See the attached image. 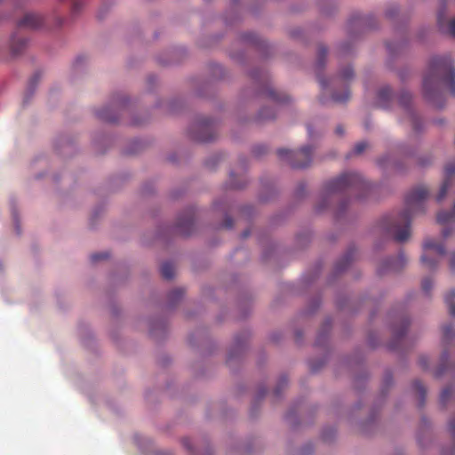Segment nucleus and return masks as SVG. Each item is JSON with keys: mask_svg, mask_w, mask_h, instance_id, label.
<instances>
[{"mask_svg": "<svg viewBox=\"0 0 455 455\" xmlns=\"http://www.w3.org/2000/svg\"><path fill=\"white\" fill-rule=\"evenodd\" d=\"M83 5H84L83 1H80V0L74 1L73 4H72V12L78 13L80 12V10L82 9Z\"/></svg>", "mask_w": 455, "mask_h": 455, "instance_id": "obj_30", "label": "nucleus"}, {"mask_svg": "<svg viewBox=\"0 0 455 455\" xmlns=\"http://www.w3.org/2000/svg\"><path fill=\"white\" fill-rule=\"evenodd\" d=\"M232 187L235 188H242L241 185H235V184H232Z\"/></svg>", "mask_w": 455, "mask_h": 455, "instance_id": "obj_46", "label": "nucleus"}, {"mask_svg": "<svg viewBox=\"0 0 455 455\" xmlns=\"http://www.w3.org/2000/svg\"><path fill=\"white\" fill-rule=\"evenodd\" d=\"M248 235H249V233L248 232H244L243 237H247Z\"/></svg>", "mask_w": 455, "mask_h": 455, "instance_id": "obj_47", "label": "nucleus"}, {"mask_svg": "<svg viewBox=\"0 0 455 455\" xmlns=\"http://www.w3.org/2000/svg\"><path fill=\"white\" fill-rule=\"evenodd\" d=\"M392 100V92L388 86L381 88L378 92L377 105L379 108H387Z\"/></svg>", "mask_w": 455, "mask_h": 455, "instance_id": "obj_11", "label": "nucleus"}, {"mask_svg": "<svg viewBox=\"0 0 455 455\" xmlns=\"http://www.w3.org/2000/svg\"><path fill=\"white\" fill-rule=\"evenodd\" d=\"M307 133L310 139H314L315 136L311 125H307Z\"/></svg>", "mask_w": 455, "mask_h": 455, "instance_id": "obj_43", "label": "nucleus"}, {"mask_svg": "<svg viewBox=\"0 0 455 455\" xmlns=\"http://www.w3.org/2000/svg\"><path fill=\"white\" fill-rule=\"evenodd\" d=\"M442 373H443V371H439L436 373V375H437V376H440Z\"/></svg>", "mask_w": 455, "mask_h": 455, "instance_id": "obj_48", "label": "nucleus"}, {"mask_svg": "<svg viewBox=\"0 0 455 455\" xmlns=\"http://www.w3.org/2000/svg\"><path fill=\"white\" fill-rule=\"evenodd\" d=\"M97 116L100 119L108 122L115 123L117 121V116L113 112L110 108H104L97 111Z\"/></svg>", "mask_w": 455, "mask_h": 455, "instance_id": "obj_17", "label": "nucleus"}, {"mask_svg": "<svg viewBox=\"0 0 455 455\" xmlns=\"http://www.w3.org/2000/svg\"><path fill=\"white\" fill-rule=\"evenodd\" d=\"M448 33L455 37V19H452L449 22Z\"/></svg>", "mask_w": 455, "mask_h": 455, "instance_id": "obj_32", "label": "nucleus"}, {"mask_svg": "<svg viewBox=\"0 0 455 455\" xmlns=\"http://www.w3.org/2000/svg\"><path fill=\"white\" fill-rule=\"evenodd\" d=\"M421 286H422V290L426 293H428L433 288V281L428 277L424 278L422 280Z\"/></svg>", "mask_w": 455, "mask_h": 455, "instance_id": "obj_27", "label": "nucleus"}, {"mask_svg": "<svg viewBox=\"0 0 455 455\" xmlns=\"http://www.w3.org/2000/svg\"><path fill=\"white\" fill-rule=\"evenodd\" d=\"M451 389L450 387H446L442 391L441 395H440V401H441L442 404L444 405L447 403V401L449 400V398L451 396Z\"/></svg>", "mask_w": 455, "mask_h": 455, "instance_id": "obj_28", "label": "nucleus"}, {"mask_svg": "<svg viewBox=\"0 0 455 455\" xmlns=\"http://www.w3.org/2000/svg\"><path fill=\"white\" fill-rule=\"evenodd\" d=\"M367 147H368L367 142L360 141L357 144H355V148L353 149L352 154L353 155H360L361 153H363L367 148Z\"/></svg>", "mask_w": 455, "mask_h": 455, "instance_id": "obj_26", "label": "nucleus"}, {"mask_svg": "<svg viewBox=\"0 0 455 455\" xmlns=\"http://www.w3.org/2000/svg\"><path fill=\"white\" fill-rule=\"evenodd\" d=\"M450 267L451 271H455V253L452 254L451 259Z\"/></svg>", "mask_w": 455, "mask_h": 455, "instance_id": "obj_40", "label": "nucleus"}, {"mask_svg": "<svg viewBox=\"0 0 455 455\" xmlns=\"http://www.w3.org/2000/svg\"><path fill=\"white\" fill-rule=\"evenodd\" d=\"M323 208V206H320V207L318 208V211H321Z\"/></svg>", "mask_w": 455, "mask_h": 455, "instance_id": "obj_49", "label": "nucleus"}, {"mask_svg": "<svg viewBox=\"0 0 455 455\" xmlns=\"http://www.w3.org/2000/svg\"><path fill=\"white\" fill-rule=\"evenodd\" d=\"M419 365L423 368V369H427L428 367V359L427 356H420L419 360Z\"/></svg>", "mask_w": 455, "mask_h": 455, "instance_id": "obj_35", "label": "nucleus"}, {"mask_svg": "<svg viewBox=\"0 0 455 455\" xmlns=\"http://www.w3.org/2000/svg\"><path fill=\"white\" fill-rule=\"evenodd\" d=\"M335 133L338 136H342L344 134V129L341 125H338L335 130Z\"/></svg>", "mask_w": 455, "mask_h": 455, "instance_id": "obj_39", "label": "nucleus"}, {"mask_svg": "<svg viewBox=\"0 0 455 455\" xmlns=\"http://www.w3.org/2000/svg\"><path fill=\"white\" fill-rule=\"evenodd\" d=\"M327 56V49L323 45H320L318 47L317 52V61H316V68L318 69H323L325 66V60Z\"/></svg>", "mask_w": 455, "mask_h": 455, "instance_id": "obj_19", "label": "nucleus"}, {"mask_svg": "<svg viewBox=\"0 0 455 455\" xmlns=\"http://www.w3.org/2000/svg\"><path fill=\"white\" fill-rule=\"evenodd\" d=\"M450 431L455 435V419L451 420L449 424Z\"/></svg>", "mask_w": 455, "mask_h": 455, "instance_id": "obj_41", "label": "nucleus"}, {"mask_svg": "<svg viewBox=\"0 0 455 455\" xmlns=\"http://www.w3.org/2000/svg\"><path fill=\"white\" fill-rule=\"evenodd\" d=\"M183 293L184 291L182 289H176L170 293V298L172 299H179L183 296Z\"/></svg>", "mask_w": 455, "mask_h": 455, "instance_id": "obj_31", "label": "nucleus"}, {"mask_svg": "<svg viewBox=\"0 0 455 455\" xmlns=\"http://www.w3.org/2000/svg\"><path fill=\"white\" fill-rule=\"evenodd\" d=\"M161 275L164 279H172L174 276V267L171 262H164L161 266Z\"/></svg>", "mask_w": 455, "mask_h": 455, "instance_id": "obj_20", "label": "nucleus"}, {"mask_svg": "<svg viewBox=\"0 0 455 455\" xmlns=\"http://www.w3.org/2000/svg\"><path fill=\"white\" fill-rule=\"evenodd\" d=\"M444 302L449 308L450 315L455 316V290H451L444 296Z\"/></svg>", "mask_w": 455, "mask_h": 455, "instance_id": "obj_18", "label": "nucleus"}, {"mask_svg": "<svg viewBox=\"0 0 455 455\" xmlns=\"http://www.w3.org/2000/svg\"><path fill=\"white\" fill-rule=\"evenodd\" d=\"M452 233V229L450 228H444L443 230H442V235L444 239H446L447 237H449Z\"/></svg>", "mask_w": 455, "mask_h": 455, "instance_id": "obj_37", "label": "nucleus"}, {"mask_svg": "<svg viewBox=\"0 0 455 455\" xmlns=\"http://www.w3.org/2000/svg\"><path fill=\"white\" fill-rule=\"evenodd\" d=\"M233 225H234V223H233L232 218L229 216H226L224 224H223L224 228H231L233 227Z\"/></svg>", "mask_w": 455, "mask_h": 455, "instance_id": "obj_36", "label": "nucleus"}, {"mask_svg": "<svg viewBox=\"0 0 455 455\" xmlns=\"http://www.w3.org/2000/svg\"><path fill=\"white\" fill-rule=\"evenodd\" d=\"M331 97H332L333 101L338 102V103H342V102H346L347 100H348V99L350 97V92L348 90H346L345 92L343 93V95H339L337 93H333Z\"/></svg>", "mask_w": 455, "mask_h": 455, "instance_id": "obj_25", "label": "nucleus"}, {"mask_svg": "<svg viewBox=\"0 0 455 455\" xmlns=\"http://www.w3.org/2000/svg\"><path fill=\"white\" fill-rule=\"evenodd\" d=\"M191 137L200 142L212 141L216 137L214 123L209 118L197 120L191 127Z\"/></svg>", "mask_w": 455, "mask_h": 455, "instance_id": "obj_5", "label": "nucleus"}, {"mask_svg": "<svg viewBox=\"0 0 455 455\" xmlns=\"http://www.w3.org/2000/svg\"><path fill=\"white\" fill-rule=\"evenodd\" d=\"M424 253L421 256V262L429 269L435 268L438 260L431 258L427 253L430 251L436 252L439 257H443L445 254L444 245L441 243H436L431 238H427L424 241L423 243Z\"/></svg>", "mask_w": 455, "mask_h": 455, "instance_id": "obj_6", "label": "nucleus"}, {"mask_svg": "<svg viewBox=\"0 0 455 455\" xmlns=\"http://www.w3.org/2000/svg\"><path fill=\"white\" fill-rule=\"evenodd\" d=\"M411 95L410 93L403 92L401 94L399 99L400 105L403 106V108H404L406 115L409 118V121L411 122V124L412 126V129L415 132H419L421 129V120L415 113V111L412 108H411Z\"/></svg>", "mask_w": 455, "mask_h": 455, "instance_id": "obj_7", "label": "nucleus"}, {"mask_svg": "<svg viewBox=\"0 0 455 455\" xmlns=\"http://www.w3.org/2000/svg\"><path fill=\"white\" fill-rule=\"evenodd\" d=\"M108 252H99V253H94V254H92L91 255V260L92 262H97L100 259H108Z\"/></svg>", "mask_w": 455, "mask_h": 455, "instance_id": "obj_29", "label": "nucleus"}, {"mask_svg": "<svg viewBox=\"0 0 455 455\" xmlns=\"http://www.w3.org/2000/svg\"><path fill=\"white\" fill-rule=\"evenodd\" d=\"M354 78V70L351 67H346L344 69H342L339 76L331 80V84H338L342 83L344 84H347L349 81H351Z\"/></svg>", "mask_w": 455, "mask_h": 455, "instance_id": "obj_14", "label": "nucleus"}, {"mask_svg": "<svg viewBox=\"0 0 455 455\" xmlns=\"http://www.w3.org/2000/svg\"><path fill=\"white\" fill-rule=\"evenodd\" d=\"M259 149H264V147L259 146V147L256 148V153H257L258 155L261 154V151H259Z\"/></svg>", "mask_w": 455, "mask_h": 455, "instance_id": "obj_45", "label": "nucleus"}, {"mask_svg": "<svg viewBox=\"0 0 455 455\" xmlns=\"http://www.w3.org/2000/svg\"><path fill=\"white\" fill-rule=\"evenodd\" d=\"M194 227V220L191 216L180 218L177 223L179 231L183 235H188L191 234Z\"/></svg>", "mask_w": 455, "mask_h": 455, "instance_id": "obj_13", "label": "nucleus"}, {"mask_svg": "<svg viewBox=\"0 0 455 455\" xmlns=\"http://www.w3.org/2000/svg\"><path fill=\"white\" fill-rule=\"evenodd\" d=\"M266 94L275 103H284L289 100L288 95L283 92H279L272 88H267Z\"/></svg>", "mask_w": 455, "mask_h": 455, "instance_id": "obj_16", "label": "nucleus"}, {"mask_svg": "<svg viewBox=\"0 0 455 455\" xmlns=\"http://www.w3.org/2000/svg\"><path fill=\"white\" fill-rule=\"evenodd\" d=\"M370 184L357 172H346L325 186L327 196L337 193L367 191Z\"/></svg>", "mask_w": 455, "mask_h": 455, "instance_id": "obj_3", "label": "nucleus"}, {"mask_svg": "<svg viewBox=\"0 0 455 455\" xmlns=\"http://www.w3.org/2000/svg\"><path fill=\"white\" fill-rule=\"evenodd\" d=\"M183 444L184 446L188 449V450H191L192 449V446H191V443H190V440L188 438H185L183 439Z\"/></svg>", "mask_w": 455, "mask_h": 455, "instance_id": "obj_42", "label": "nucleus"}, {"mask_svg": "<svg viewBox=\"0 0 455 455\" xmlns=\"http://www.w3.org/2000/svg\"><path fill=\"white\" fill-rule=\"evenodd\" d=\"M455 335L454 327L451 324L443 326V339L444 342L449 343Z\"/></svg>", "mask_w": 455, "mask_h": 455, "instance_id": "obj_23", "label": "nucleus"}, {"mask_svg": "<svg viewBox=\"0 0 455 455\" xmlns=\"http://www.w3.org/2000/svg\"><path fill=\"white\" fill-rule=\"evenodd\" d=\"M413 387H414L415 391L420 396L421 404H423L424 400H425V395H426V388H425L424 385L419 380H416L413 383Z\"/></svg>", "mask_w": 455, "mask_h": 455, "instance_id": "obj_24", "label": "nucleus"}, {"mask_svg": "<svg viewBox=\"0 0 455 455\" xmlns=\"http://www.w3.org/2000/svg\"><path fill=\"white\" fill-rule=\"evenodd\" d=\"M275 117V111L272 108H264L259 112V118L262 121L272 120Z\"/></svg>", "mask_w": 455, "mask_h": 455, "instance_id": "obj_22", "label": "nucleus"}, {"mask_svg": "<svg viewBox=\"0 0 455 455\" xmlns=\"http://www.w3.org/2000/svg\"><path fill=\"white\" fill-rule=\"evenodd\" d=\"M444 87L455 96V68L451 56H435L430 60L427 72L423 78L425 99L435 108H443Z\"/></svg>", "mask_w": 455, "mask_h": 455, "instance_id": "obj_1", "label": "nucleus"}, {"mask_svg": "<svg viewBox=\"0 0 455 455\" xmlns=\"http://www.w3.org/2000/svg\"><path fill=\"white\" fill-rule=\"evenodd\" d=\"M429 190L424 186L411 189L405 197V209L396 216H385L380 222L381 228L387 235H391L397 242H404L411 235V219L426 212V201Z\"/></svg>", "mask_w": 455, "mask_h": 455, "instance_id": "obj_2", "label": "nucleus"}, {"mask_svg": "<svg viewBox=\"0 0 455 455\" xmlns=\"http://www.w3.org/2000/svg\"><path fill=\"white\" fill-rule=\"evenodd\" d=\"M43 18L36 13H27L19 22V27L37 28L43 25Z\"/></svg>", "mask_w": 455, "mask_h": 455, "instance_id": "obj_10", "label": "nucleus"}, {"mask_svg": "<svg viewBox=\"0 0 455 455\" xmlns=\"http://www.w3.org/2000/svg\"><path fill=\"white\" fill-rule=\"evenodd\" d=\"M455 176V162H450L446 164L444 167V180L440 188V190L436 196V201L442 202L450 188L451 187V180Z\"/></svg>", "mask_w": 455, "mask_h": 455, "instance_id": "obj_8", "label": "nucleus"}, {"mask_svg": "<svg viewBox=\"0 0 455 455\" xmlns=\"http://www.w3.org/2000/svg\"><path fill=\"white\" fill-rule=\"evenodd\" d=\"M406 264V259L403 252L399 253L395 258L387 259L383 262L382 267L379 269L380 274L387 271H399Z\"/></svg>", "mask_w": 455, "mask_h": 455, "instance_id": "obj_9", "label": "nucleus"}, {"mask_svg": "<svg viewBox=\"0 0 455 455\" xmlns=\"http://www.w3.org/2000/svg\"><path fill=\"white\" fill-rule=\"evenodd\" d=\"M395 12H396V10H395V9H394V10H393V9H390V10H388V11L387 12V16H388V17H390V18H391V17H393V16H394V14H395Z\"/></svg>", "mask_w": 455, "mask_h": 455, "instance_id": "obj_44", "label": "nucleus"}, {"mask_svg": "<svg viewBox=\"0 0 455 455\" xmlns=\"http://www.w3.org/2000/svg\"><path fill=\"white\" fill-rule=\"evenodd\" d=\"M317 79H318V82H319L322 89L325 90L329 85V82L320 75L317 76Z\"/></svg>", "mask_w": 455, "mask_h": 455, "instance_id": "obj_33", "label": "nucleus"}, {"mask_svg": "<svg viewBox=\"0 0 455 455\" xmlns=\"http://www.w3.org/2000/svg\"><path fill=\"white\" fill-rule=\"evenodd\" d=\"M443 14L441 12L438 14V17H437V22H438V25L440 27V28L442 29L443 27Z\"/></svg>", "mask_w": 455, "mask_h": 455, "instance_id": "obj_38", "label": "nucleus"}, {"mask_svg": "<svg viewBox=\"0 0 455 455\" xmlns=\"http://www.w3.org/2000/svg\"><path fill=\"white\" fill-rule=\"evenodd\" d=\"M408 327H409L408 319L404 316H402L400 318L399 326L394 327L395 339L397 341H400V339H402L404 337V335L408 330Z\"/></svg>", "mask_w": 455, "mask_h": 455, "instance_id": "obj_15", "label": "nucleus"}, {"mask_svg": "<svg viewBox=\"0 0 455 455\" xmlns=\"http://www.w3.org/2000/svg\"><path fill=\"white\" fill-rule=\"evenodd\" d=\"M313 149L310 146L303 147L298 151L280 148L277 150V156L280 159L287 161L292 168L303 169L312 162Z\"/></svg>", "mask_w": 455, "mask_h": 455, "instance_id": "obj_4", "label": "nucleus"}, {"mask_svg": "<svg viewBox=\"0 0 455 455\" xmlns=\"http://www.w3.org/2000/svg\"><path fill=\"white\" fill-rule=\"evenodd\" d=\"M436 221L443 226L455 223V201L451 211H441L437 213Z\"/></svg>", "mask_w": 455, "mask_h": 455, "instance_id": "obj_12", "label": "nucleus"}, {"mask_svg": "<svg viewBox=\"0 0 455 455\" xmlns=\"http://www.w3.org/2000/svg\"><path fill=\"white\" fill-rule=\"evenodd\" d=\"M27 41L24 38H16L13 37L12 39L11 48L14 54H18L21 52L22 48L26 45Z\"/></svg>", "mask_w": 455, "mask_h": 455, "instance_id": "obj_21", "label": "nucleus"}, {"mask_svg": "<svg viewBox=\"0 0 455 455\" xmlns=\"http://www.w3.org/2000/svg\"><path fill=\"white\" fill-rule=\"evenodd\" d=\"M345 262L341 261V262H339L336 266V268H337V271H342L346 268L347 265L348 264V258L346 257L345 259H344Z\"/></svg>", "mask_w": 455, "mask_h": 455, "instance_id": "obj_34", "label": "nucleus"}]
</instances>
